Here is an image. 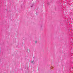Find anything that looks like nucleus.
<instances>
[{
    "label": "nucleus",
    "instance_id": "1",
    "mask_svg": "<svg viewBox=\"0 0 73 73\" xmlns=\"http://www.w3.org/2000/svg\"><path fill=\"white\" fill-rule=\"evenodd\" d=\"M30 6L31 7H33V6H34V4H33V3H32L31 4Z\"/></svg>",
    "mask_w": 73,
    "mask_h": 73
},
{
    "label": "nucleus",
    "instance_id": "2",
    "mask_svg": "<svg viewBox=\"0 0 73 73\" xmlns=\"http://www.w3.org/2000/svg\"><path fill=\"white\" fill-rule=\"evenodd\" d=\"M35 42L36 44H37V41H35Z\"/></svg>",
    "mask_w": 73,
    "mask_h": 73
},
{
    "label": "nucleus",
    "instance_id": "3",
    "mask_svg": "<svg viewBox=\"0 0 73 73\" xmlns=\"http://www.w3.org/2000/svg\"><path fill=\"white\" fill-rule=\"evenodd\" d=\"M33 62H34V60L32 62H31V63H33Z\"/></svg>",
    "mask_w": 73,
    "mask_h": 73
},
{
    "label": "nucleus",
    "instance_id": "4",
    "mask_svg": "<svg viewBox=\"0 0 73 73\" xmlns=\"http://www.w3.org/2000/svg\"><path fill=\"white\" fill-rule=\"evenodd\" d=\"M47 4H49V3H47Z\"/></svg>",
    "mask_w": 73,
    "mask_h": 73
},
{
    "label": "nucleus",
    "instance_id": "5",
    "mask_svg": "<svg viewBox=\"0 0 73 73\" xmlns=\"http://www.w3.org/2000/svg\"><path fill=\"white\" fill-rule=\"evenodd\" d=\"M41 27H42V26H41Z\"/></svg>",
    "mask_w": 73,
    "mask_h": 73
}]
</instances>
